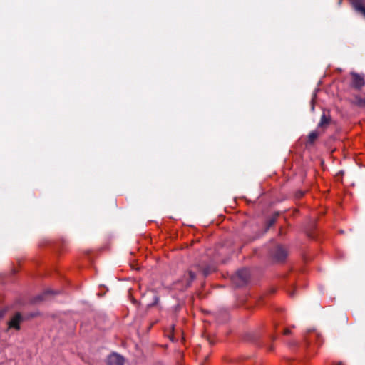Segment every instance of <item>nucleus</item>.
Returning a JSON list of instances; mask_svg holds the SVG:
<instances>
[{"label":"nucleus","instance_id":"nucleus-1","mask_svg":"<svg viewBox=\"0 0 365 365\" xmlns=\"http://www.w3.org/2000/svg\"><path fill=\"white\" fill-rule=\"evenodd\" d=\"M195 277L196 274L193 271H188L183 274L180 280L173 284V288L180 291L185 289L191 285V283L195 279Z\"/></svg>","mask_w":365,"mask_h":365},{"label":"nucleus","instance_id":"nucleus-2","mask_svg":"<svg viewBox=\"0 0 365 365\" xmlns=\"http://www.w3.org/2000/svg\"><path fill=\"white\" fill-rule=\"evenodd\" d=\"M123 358L116 353L111 354L107 359L108 365H123Z\"/></svg>","mask_w":365,"mask_h":365},{"label":"nucleus","instance_id":"nucleus-3","mask_svg":"<svg viewBox=\"0 0 365 365\" xmlns=\"http://www.w3.org/2000/svg\"><path fill=\"white\" fill-rule=\"evenodd\" d=\"M351 4L356 11L365 17L364 0H351Z\"/></svg>","mask_w":365,"mask_h":365},{"label":"nucleus","instance_id":"nucleus-4","mask_svg":"<svg viewBox=\"0 0 365 365\" xmlns=\"http://www.w3.org/2000/svg\"><path fill=\"white\" fill-rule=\"evenodd\" d=\"M236 277H238L240 280L241 284H243L246 283L249 279L250 277V272L249 270L246 268L242 269L237 271L236 274Z\"/></svg>","mask_w":365,"mask_h":365},{"label":"nucleus","instance_id":"nucleus-5","mask_svg":"<svg viewBox=\"0 0 365 365\" xmlns=\"http://www.w3.org/2000/svg\"><path fill=\"white\" fill-rule=\"evenodd\" d=\"M352 84L356 88H361L365 84L364 78L358 74H352Z\"/></svg>","mask_w":365,"mask_h":365},{"label":"nucleus","instance_id":"nucleus-6","mask_svg":"<svg viewBox=\"0 0 365 365\" xmlns=\"http://www.w3.org/2000/svg\"><path fill=\"white\" fill-rule=\"evenodd\" d=\"M21 320V314L19 313L16 314L14 317L9 322V328H14L17 330L19 329Z\"/></svg>","mask_w":365,"mask_h":365},{"label":"nucleus","instance_id":"nucleus-7","mask_svg":"<svg viewBox=\"0 0 365 365\" xmlns=\"http://www.w3.org/2000/svg\"><path fill=\"white\" fill-rule=\"evenodd\" d=\"M286 256V250L282 246H277L275 250L274 257L279 261H282L285 259Z\"/></svg>","mask_w":365,"mask_h":365},{"label":"nucleus","instance_id":"nucleus-8","mask_svg":"<svg viewBox=\"0 0 365 365\" xmlns=\"http://www.w3.org/2000/svg\"><path fill=\"white\" fill-rule=\"evenodd\" d=\"M330 122V118L329 115H327L325 113H324L321 117V120L318 124L319 128H324L329 125Z\"/></svg>","mask_w":365,"mask_h":365},{"label":"nucleus","instance_id":"nucleus-9","mask_svg":"<svg viewBox=\"0 0 365 365\" xmlns=\"http://www.w3.org/2000/svg\"><path fill=\"white\" fill-rule=\"evenodd\" d=\"M319 135V133L316 130L311 132L309 133V135H308V140H307L308 143L309 144L314 143V142L318 138Z\"/></svg>","mask_w":365,"mask_h":365},{"label":"nucleus","instance_id":"nucleus-10","mask_svg":"<svg viewBox=\"0 0 365 365\" xmlns=\"http://www.w3.org/2000/svg\"><path fill=\"white\" fill-rule=\"evenodd\" d=\"M197 269L199 271L202 272L205 276L207 275L212 271V268L210 267H202L199 265Z\"/></svg>","mask_w":365,"mask_h":365},{"label":"nucleus","instance_id":"nucleus-11","mask_svg":"<svg viewBox=\"0 0 365 365\" xmlns=\"http://www.w3.org/2000/svg\"><path fill=\"white\" fill-rule=\"evenodd\" d=\"M5 312H6V310H4V309L0 310V319L3 317V316L4 315Z\"/></svg>","mask_w":365,"mask_h":365},{"label":"nucleus","instance_id":"nucleus-12","mask_svg":"<svg viewBox=\"0 0 365 365\" xmlns=\"http://www.w3.org/2000/svg\"><path fill=\"white\" fill-rule=\"evenodd\" d=\"M314 99L312 100V110L314 111Z\"/></svg>","mask_w":365,"mask_h":365},{"label":"nucleus","instance_id":"nucleus-13","mask_svg":"<svg viewBox=\"0 0 365 365\" xmlns=\"http://www.w3.org/2000/svg\"><path fill=\"white\" fill-rule=\"evenodd\" d=\"M274 220H271L270 222H269V225H272L274 223Z\"/></svg>","mask_w":365,"mask_h":365},{"label":"nucleus","instance_id":"nucleus-14","mask_svg":"<svg viewBox=\"0 0 365 365\" xmlns=\"http://www.w3.org/2000/svg\"><path fill=\"white\" fill-rule=\"evenodd\" d=\"M314 335L316 336V337H319L318 334L314 333Z\"/></svg>","mask_w":365,"mask_h":365},{"label":"nucleus","instance_id":"nucleus-15","mask_svg":"<svg viewBox=\"0 0 365 365\" xmlns=\"http://www.w3.org/2000/svg\"><path fill=\"white\" fill-rule=\"evenodd\" d=\"M288 333H289V331H285V334H287Z\"/></svg>","mask_w":365,"mask_h":365},{"label":"nucleus","instance_id":"nucleus-16","mask_svg":"<svg viewBox=\"0 0 365 365\" xmlns=\"http://www.w3.org/2000/svg\"><path fill=\"white\" fill-rule=\"evenodd\" d=\"M364 104H365V100L364 101Z\"/></svg>","mask_w":365,"mask_h":365}]
</instances>
